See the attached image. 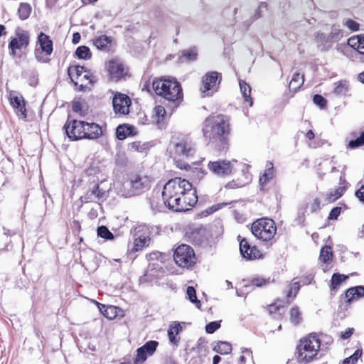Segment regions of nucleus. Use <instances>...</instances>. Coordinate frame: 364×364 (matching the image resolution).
I'll return each instance as SVG.
<instances>
[{
  "instance_id": "nucleus-43",
  "label": "nucleus",
  "mask_w": 364,
  "mask_h": 364,
  "mask_svg": "<svg viewBox=\"0 0 364 364\" xmlns=\"http://www.w3.org/2000/svg\"><path fill=\"white\" fill-rule=\"evenodd\" d=\"M347 279V277L340 274H333L331 278V288L335 289L338 287L341 283Z\"/></svg>"
},
{
  "instance_id": "nucleus-14",
  "label": "nucleus",
  "mask_w": 364,
  "mask_h": 364,
  "mask_svg": "<svg viewBox=\"0 0 364 364\" xmlns=\"http://www.w3.org/2000/svg\"><path fill=\"white\" fill-rule=\"evenodd\" d=\"M112 105L115 113L127 114L129 112L131 100L127 95L119 93L113 97Z\"/></svg>"
},
{
  "instance_id": "nucleus-34",
  "label": "nucleus",
  "mask_w": 364,
  "mask_h": 364,
  "mask_svg": "<svg viewBox=\"0 0 364 364\" xmlns=\"http://www.w3.org/2000/svg\"><path fill=\"white\" fill-rule=\"evenodd\" d=\"M345 190L346 188L342 186L336 188L335 190L331 191L328 193L326 200L329 203L334 202L336 200L343 196Z\"/></svg>"
},
{
  "instance_id": "nucleus-13",
  "label": "nucleus",
  "mask_w": 364,
  "mask_h": 364,
  "mask_svg": "<svg viewBox=\"0 0 364 364\" xmlns=\"http://www.w3.org/2000/svg\"><path fill=\"white\" fill-rule=\"evenodd\" d=\"M15 34L16 37L13 38L9 44L13 55H15L16 50L26 48L29 43V34L27 31L18 28L16 29Z\"/></svg>"
},
{
  "instance_id": "nucleus-37",
  "label": "nucleus",
  "mask_w": 364,
  "mask_h": 364,
  "mask_svg": "<svg viewBox=\"0 0 364 364\" xmlns=\"http://www.w3.org/2000/svg\"><path fill=\"white\" fill-rule=\"evenodd\" d=\"M332 256L331 247L325 246L321 250L319 259L324 263H327L331 260Z\"/></svg>"
},
{
  "instance_id": "nucleus-31",
  "label": "nucleus",
  "mask_w": 364,
  "mask_h": 364,
  "mask_svg": "<svg viewBox=\"0 0 364 364\" xmlns=\"http://www.w3.org/2000/svg\"><path fill=\"white\" fill-rule=\"evenodd\" d=\"M213 350L223 355H226L232 351V346L230 343L220 341L214 346Z\"/></svg>"
},
{
  "instance_id": "nucleus-23",
  "label": "nucleus",
  "mask_w": 364,
  "mask_h": 364,
  "mask_svg": "<svg viewBox=\"0 0 364 364\" xmlns=\"http://www.w3.org/2000/svg\"><path fill=\"white\" fill-rule=\"evenodd\" d=\"M348 45L360 54H364V35L353 36L348 38Z\"/></svg>"
},
{
  "instance_id": "nucleus-1",
  "label": "nucleus",
  "mask_w": 364,
  "mask_h": 364,
  "mask_svg": "<svg viewBox=\"0 0 364 364\" xmlns=\"http://www.w3.org/2000/svg\"><path fill=\"white\" fill-rule=\"evenodd\" d=\"M162 198L166 207L175 212L186 211L198 202L196 190L188 180L176 177L164 186Z\"/></svg>"
},
{
  "instance_id": "nucleus-61",
  "label": "nucleus",
  "mask_w": 364,
  "mask_h": 364,
  "mask_svg": "<svg viewBox=\"0 0 364 364\" xmlns=\"http://www.w3.org/2000/svg\"><path fill=\"white\" fill-rule=\"evenodd\" d=\"M319 205H320V200L318 198H315L314 200V203H312V205H311L312 210L316 211L318 209H319Z\"/></svg>"
},
{
  "instance_id": "nucleus-12",
  "label": "nucleus",
  "mask_w": 364,
  "mask_h": 364,
  "mask_svg": "<svg viewBox=\"0 0 364 364\" xmlns=\"http://www.w3.org/2000/svg\"><path fill=\"white\" fill-rule=\"evenodd\" d=\"M63 129L68 137L72 141L82 139L85 136L84 121L76 119L67 121Z\"/></svg>"
},
{
  "instance_id": "nucleus-51",
  "label": "nucleus",
  "mask_w": 364,
  "mask_h": 364,
  "mask_svg": "<svg viewBox=\"0 0 364 364\" xmlns=\"http://www.w3.org/2000/svg\"><path fill=\"white\" fill-rule=\"evenodd\" d=\"M83 80H87L89 81L90 84H93L95 82L94 77L91 75L89 70H87L85 68V72L81 76V78L79 80L80 82H82Z\"/></svg>"
},
{
  "instance_id": "nucleus-54",
  "label": "nucleus",
  "mask_w": 364,
  "mask_h": 364,
  "mask_svg": "<svg viewBox=\"0 0 364 364\" xmlns=\"http://www.w3.org/2000/svg\"><path fill=\"white\" fill-rule=\"evenodd\" d=\"M341 208L339 207L333 208L329 213L328 219H330V220L337 219V218L338 217V215L341 213Z\"/></svg>"
},
{
  "instance_id": "nucleus-21",
  "label": "nucleus",
  "mask_w": 364,
  "mask_h": 364,
  "mask_svg": "<svg viewBox=\"0 0 364 364\" xmlns=\"http://www.w3.org/2000/svg\"><path fill=\"white\" fill-rule=\"evenodd\" d=\"M97 304L99 306L100 311L103 314V316L109 320L115 318L117 316L119 312L122 311V310L119 307H117L115 306H106L105 304H101L100 303Z\"/></svg>"
},
{
  "instance_id": "nucleus-29",
  "label": "nucleus",
  "mask_w": 364,
  "mask_h": 364,
  "mask_svg": "<svg viewBox=\"0 0 364 364\" xmlns=\"http://www.w3.org/2000/svg\"><path fill=\"white\" fill-rule=\"evenodd\" d=\"M304 77L301 75L299 73H295L289 82V90L296 92L301 86L304 84Z\"/></svg>"
},
{
  "instance_id": "nucleus-16",
  "label": "nucleus",
  "mask_w": 364,
  "mask_h": 364,
  "mask_svg": "<svg viewBox=\"0 0 364 364\" xmlns=\"http://www.w3.org/2000/svg\"><path fill=\"white\" fill-rule=\"evenodd\" d=\"M108 71L111 79L114 81L119 80L126 75L122 63L115 60L109 61Z\"/></svg>"
},
{
  "instance_id": "nucleus-64",
  "label": "nucleus",
  "mask_w": 364,
  "mask_h": 364,
  "mask_svg": "<svg viewBox=\"0 0 364 364\" xmlns=\"http://www.w3.org/2000/svg\"><path fill=\"white\" fill-rule=\"evenodd\" d=\"M306 137L309 139V140H311L314 138V133L312 130H309L307 133L306 134Z\"/></svg>"
},
{
  "instance_id": "nucleus-24",
  "label": "nucleus",
  "mask_w": 364,
  "mask_h": 364,
  "mask_svg": "<svg viewBox=\"0 0 364 364\" xmlns=\"http://www.w3.org/2000/svg\"><path fill=\"white\" fill-rule=\"evenodd\" d=\"M85 72V67L80 65L70 66L68 70V73L71 80L75 85L78 84L79 80Z\"/></svg>"
},
{
  "instance_id": "nucleus-28",
  "label": "nucleus",
  "mask_w": 364,
  "mask_h": 364,
  "mask_svg": "<svg viewBox=\"0 0 364 364\" xmlns=\"http://www.w3.org/2000/svg\"><path fill=\"white\" fill-rule=\"evenodd\" d=\"M198 56V53L196 48H191L187 50H183L181 51V54L179 56V60L183 62H190L194 61L196 60Z\"/></svg>"
},
{
  "instance_id": "nucleus-6",
  "label": "nucleus",
  "mask_w": 364,
  "mask_h": 364,
  "mask_svg": "<svg viewBox=\"0 0 364 364\" xmlns=\"http://www.w3.org/2000/svg\"><path fill=\"white\" fill-rule=\"evenodd\" d=\"M170 150L175 157H189L195 154V144L186 136L173 137L171 141Z\"/></svg>"
},
{
  "instance_id": "nucleus-46",
  "label": "nucleus",
  "mask_w": 364,
  "mask_h": 364,
  "mask_svg": "<svg viewBox=\"0 0 364 364\" xmlns=\"http://www.w3.org/2000/svg\"><path fill=\"white\" fill-rule=\"evenodd\" d=\"M300 289V285L299 282H294L289 287V289L287 292V297H295L296 294L298 293L299 290Z\"/></svg>"
},
{
  "instance_id": "nucleus-47",
  "label": "nucleus",
  "mask_w": 364,
  "mask_h": 364,
  "mask_svg": "<svg viewBox=\"0 0 364 364\" xmlns=\"http://www.w3.org/2000/svg\"><path fill=\"white\" fill-rule=\"evenodd\" d=\"M242 355L240 357L239 363L240 364H245V360L247 358H252V353L249 348H243L242 349Z\"/></svg>"
},
{
  "instance_id": "nucleus-49",
  "label": "nucleus",
  "mask_w": 364,
  "mask_h": 364,
  "mask_svg": "<svg viewBox=\"0 0 364 364\" xmlns=\"http://www.w3.org/2000/svg\"><path fill=\"white\" fill-rule=\"evenodd\" d=\"M220 326V325L219 323L217 321H213L206 325L205 331L208 333H213L218 329Z\"/></svg>"
},
{
  "instance_id": "nucleus-52",
  "label": "nucleus",
  "mask_w": 364,
  "mask_h": 364,
  "mask_svg": "<svg viewBox=\"0 0 364 364\" xmlns=\"http://www.w3.org/2000/svg\"><path fill=\"white\" fill-rule=\"evenodd\" d=\"M346 297L347 299V302L350 303L354 299H357L353 287L348 289L346 291Z\"/></svg>"
},
{
  "instance_id": "nucleus-22",
  "label": "nucleus",
  "mask_w": 364,
  "mask_h": 364,
  "mask_svg": "<svg viewBox=\"0 0 364 364\" xmlns=\"http://www.w3.org/2000/svg\"><path fill=\"white\" fill-rule=\"evenodd\" d=\"M112 38L107 36L106 35H102L92 39L93 45L101 50H108L109 46L112 43Z\"/></svg>"
},
{
  "instance_id": "nucleus-36",
  "label": "nucleus",
  "mask_w": 364,
  "mask_h": 364,
  "mask_svg": "<svg viewBox=\"0 0 364 364\" xmlns=\"http://www.w3.org/2000/svg\"><path fill=\"white\" fill-rule=\"evenodd\" d=\"M290 320L294 325H298L301 322V313L297 306H294L290 310Z\"/></svg>"
},
{
  "instance_id": "nucleus-55",
  "label": "nucleus",
  "mask_w": 364,
  "mask_h": 364,
  "mask_svg": "<svg viewBox=\"0 0 364 364\" xmlns=\"http://www.w3.org/2000/svg\"><path fill=\"white\" fill-rule=\"evenodd\" d=\"M154 113L159 117V119L160 117L163 118L166 114L165 108L163 106L158 105L154 108Z\"/></svg>"
},
{
  "instance_id": "nucleus-11",
  "label": "nucleus",
  "mask_w": 364,
  "mask_h": 364,
  "mask_svg": "<svg viewBox=\"0 0 364 364\" xmlns=\"http://www.w3.org/2000/svg\"><path fill=\"white\" fill-rule=\"evenodd\" d=\"M235 163L237 161L235 160H217L210 161L208 168L214 175L225 177L232 173Z\"/></svg>"
},
{
  "instance_id": "nucleus-45",
  "label": "nucleus",
  "mask_w": 364,
  "mask_h": 364,
  "mask_svg": "<svg viewBox=\"0 0 364 364\" xmlns=\"http://www.w3.org/2000/svg\"><path fill=\"white\" fill-rule=\"evenodd\" d=\"M147 353L141 348V347L139 348L136 350V355L134 359V363H143L146 360Z\"/></svg>"
},
{
  "instance_id": "nucleus-9",
  "label": "nucleus",
  "mask_w": 364,
  "mask_h": 364,
  "mask_svg": "<svg viewBox=\"0 0 364 364\" xmlns=\"http://www.w3.org/2000/svg\"><path fill=\"white\" fill-rule=\"evenodd\" d=\"M221 74L216 71L207 73L202 77L200 91L203 97L211 96L219 88Z\"/></svg>"
},
{
  "instance_id": "nucleus-30",
  "label": "nucleus",
  "mask_w": 364,
  "mask_h": 364,
  "mask_svg": "<svg viewBox=\"0 0 364 364\" xmlns=\"http://www.w3.org/2000/svg\"><path fill=\"white\" fill-rule=\"evenodd\" d=\"M31 6L28 3H21L18 9V16L21 20L28 18L31 13Z\"/></svg>"
},
{
  "instance_id": "nucleus-58",
  "label": "nucleus",
  "mask_w": 364,
  "mask_h": 364,
  "mask_svg": "<svg viewBox=\"0 0 364 364\" xmlns=\"http://www.w3.org/2000/svg\"><path fill=\"white\" fill-rule=\"evenodd\" d=\"M355 196L360 201L364 203V186H362L360 188L355 192Z\"/></svg>"
},
{
  "instance_id": "nucleus-10",
  "label": "nucleus",
  "mask_w": 364,
  "mask_h": 364,
  "mask_svg": "<svg viewBox=\"0 0 364 364\" xmlns=\"http://www.w3.org/2000/svg\"><path fill=\"white\" fill-rule=\"evenodd\" d=\"M343 36V31L340 29L338 26L333 25L329 33H318L316 38L321 50L326 51L332 47L334 43L340 41Z\"/></svg>"
},
{
  "instance_id": "nucleus-63",
  "label": "nucleus",
  "mask_w": 364,
  "mask_h": 364,
  "mask_svg": "<svg viewBox=\"0 0 364 364\" xmlns=\"http://www.w3.org/2000/svg\"><path fill=\"white\" fill-rule=\"evenodd\" d=\"M270 178H269L267 176L263 174L259 177V183L260 184H265Z\"/></svg>"
},
{
  "instance_id": "nucleus-39",
  "label": "nucleus",
  "mask_w": 364,
  "mask_h": 364,
  "mask_svg": "<svg viewBox=\"0 0 364 364\" xmlns=\"http://www.w3.org/2000/svg\"><path fill=\"white\" fill-rule=\"evenodd\" d=\"M273 282H274V280L271 279L269 277L263 278V277H256L251 279L252 285L255 286L257 287H264V286L267 285Z\"/></svg>"
},
{
  "instance_id": "nucleus-27",
  "label": "nucleus",
  "mask_w": 364,
  "mask_h": 364,
  "mask_svg": "<svg viewBox=\"0 0 364 364\" xmlns=\"http://www.w3.org/2000/svg\"><path fill=\"white\" fill-rule=\"evenodd\" d=\"M150 238L147 235H139L134 239L132 250L137 252L141 250L144 247L149 246Z\"/></svg>"
},
{
  "instance_id": "nucleus-38",
  "label": "nucleus",
  "mask_w": 364,
  "mask_h": 364,
  "mask_svg": "<svg viewBox=\"0 0 364 364\" xmlns=\"http://www.w3.org/2000/svg\"><path fill=\"white\" fill-rule=\"evenodd\" d=\"M186 294L188 299L198 309H200L201 303L200 301L197 299L196 292L193 287H188L186 289Z\"/></svg>"
},
{
  "instance_id": "nucleus-41",
  "label": "nucleus",
  "mask_w": 364,
  "mask_h": 364,
  "mask_svg": "<svg viewBox=\"0 0 364 364\" xmlns=\"http://www.w3.org/2000/svg\"><path fill=\"white\" fill-rule=\"evenodd\" d=\"M364 145V131L355 139L350 140L348 142V147L350 149H355Z\"/></svg>"
},
{
  "instance_id": "nucleus-32",
  "label": "nucleus",
  "mask_w": 364,
  "mask_h": 364,
  "mask_svg": "<svg viewBox=\"0 0 364 364\" xmlns=\"http://www.w3.org/2000/svg\"><path fill=\"white\" fill-rule=\"evenodd\" d=\"M240 90L243 95V97L245 100L249 102V105L252 106L253 104V101L252 98L250 97V93H251V87L249 85H247L245 81L240 80Z\"/></svg>"
},
{
  "instance_id": "nucleus-26",
  "label": "nucleus",
  "mask_w": 364,
  "mask_h": 364,
  "mask_svg": "<svg viewBox=\"0 0 364 364\" xmlns=\"http://www.w3.org/2000/svg\"><path fill=\"white\" fill-rule=\"evenodd\" d=\"M134 127L126 124L119 125L116 130V135L119 140H124L129 136L134 135Z\"/></svg>"
},
{
  "instance_id": "nucleus-15",
  "label": "nucleus",
  "mask_w": 364,
  "mask_h": 364,
  "mask_svg": "<svg viewBox=\"0 0 364 364\" xmlns=\"http://www.w3.org/2000/svg\"><path fill=\"white\" fill-rule=\"evenodd\" d=\"M240 251L246 259L252 260L260 257V252L255 246H251L245 238L240 241Z\"/></svg>"
},
{
  "instance_id": "nucleus-7",
  "label": "nucleus",
  "mask_w": 364,
  "mask_h": 364,
  "mask_svg": "<svg viewBox=\"0 0 364 364\" xmlns=\"http://www.w3.org/2000/svg\"><path fill=\"white\" fill-rule=\"evenodd\" d=\"M151 180L145 175L135 174L130 177L129 180L124 184L125 189H128L125 193L126 197L139 195L151 187Z\"/></svg>"
},
{
  "instance_id": "nucleus-33",
  "label": "nucleus",
  "mask_w": 364,
  "mask_h": 364,
  "mask_svg": "<svg viewBox=\"0 0 364 364\" xmlns=\"http://www.w3.org/2000/svg\"><path fill=\"white\" fill-rule=\"evenodd\" d=\"M75 55L80 59L89 60L92 57L90 49L85 46H79L75 50Z\"/></svg>"
},
{
  "instance_id": "nucleus-59",
  "label": "nucleus",
  "mask_w": 364,
  "mask_h": 364,
  "mask_svg": "<svg viewBox=\"0 0 364 364\" xmlns=\"http://www.w3.org/2000/svg\"><path fill=\"white\" fill-rule=\"evenodd\" d=\"M73 110L75 112H78L81 110V103L79 101H75L73 103Z\"/></svg>"
},
{
  "instance_id": "nucleus-48",
  "label": "nucleus",
  "mask_w": 364,
  "mask_h": 364,
  "mask_svg": "<svg viewBox=\"0 0 364 364\" xmlns=\"http://www.w3.org/2000/svg\"><path fill=\"white\" fill-rule=\"evenodd\" d=\"M313 101L314 104H316L321 108H323L326 105V100L320 95H315L314 96Z\"/></svg>"
},
{
  "instance_id": "nucleus-17",
  "label": "nucleus",
  "mask_w": 364,
  "mask_h": 364,
  "mask_svg": "<svg viewBox=\"0 0 364 364\" xmlns=\"http://www.w3.org/2000/svg\"><path fill=\"white\" fill-rule=\"evenodd\" d=\"M84 132L85 134L84 139L90 140L97 139L103 134L102 128L96 123L84 122Z\"/></svg>"
},
{
  "instance_id": "nucleus-62",
  "label": "nucleus",
  "mask_w": 364,
  "mask_h": 364,
  "mask_svg": "<svg viewBox=\"0 0 364 364\" xmlns=\"http://www.w3.org/2000/svg\"><path fill=\"white\" fill-rule=\"evenodd\" d=\"M242 186H243V184L238 185L235 181H231L226 185V187L228 188H236Z\"/></svg>"
},
{
  "instance_id": "nucleus-56",
  "label": "nucleus",
  "mask_w": 364,
  "mask_h": 364,
  "mask_svg": "<svg viewBox=\"0 0 364 364\" xmlns=\"http://www.w3.org/2000/svg\"><path fill=\"white\" fill-rule=\"evenodd\" d=\"M353 331H354L353 328H348L346 329L345 331H342L341 333L340 338L343 340L348 339L352 336V334L353 333Z\"/></svg>"
},
{
  "instance_id": "nucleus-5",
  "label": "nucleus",
  "mask_w": 364,
  "mask_h": 364,
  "mask_svg": "<svg viewBox=\"0 0 364 364\" xmlns=\"http://www.w3.org/2000/svg\"><path fill=\"white\" fill-rule=\"evenodd\" d=\"M251 231L257 239L262 241H269L275 235L277 227L273 220L263 218L252 223Z\"/></svg>"
},
{
  "instance_id": "nucleus-50",
  "label": "nucleus",
  "mask_w": 364,
  "mask_h": 364,
  "mask_svg": "<svg viewBox=\"0 0 364 364\" xmlns=\"http://www.w3.org/2000/svg\"><path fill=\"white\" fill-rule=\"evenodd\" d=\"M343 24L352 31L359 29V24L352 19H348Z\"/></svg>"
},
{
  "instance_id": "nucleus-8",
  "label": "nucleus",
  "mask_w": 364,
  "mask_h": 364,
  "mask_svg": "<svg viewBox=\"0 0 364 364\" xmlns=\"http://www.w3.org/2000/svg\"><path fill=\"white\" fill-rule=\"evenodd\" d=\"M173 258L176 263L181 267H191L196 261L195 252L188 245H181L175 250Z\"/></svg>"
},
{
  "instance_id": "nucleus-19",
  "label": "nucleus",
  "mask_w": 364,
  "mask_h": 364,
  "mask_svg": "<svg viewBox=\"0 0 364 364\" xmlns=\"http://www.w3.org/2000/svg\"><path fill=\"white\" fill-rule=\"evenodd\" d=\"M107 197V193L105 190L100 188L99 185H95L93 188L89 190L85 196V199L87 201H97L105 200Z\"/></svg>"
},
{
  "instance_id": "nucleus-57",
  "label": "nucleus",
  "mask_w": 364,
  "mask_h": 364,
  "mask_svg": "<svg viewBox=\"0 0 364 364\" xmlns=\"http://www.w3.org/2000/svg\"><path fill=\"white\" fill-rule=\"evenodd\" d=\"M357 299L364 297V287L357 286L353 287Z\"/></svg>"
},
{
  "instance_id": "nucleus-53",
  "label": "nucleus",
  "mask_w": 364,
  "mask_h": 364,
  "mask_svg": "<svg viewBox=\"0 0 364 364\" xmlns=\"http://www.w3.org/2000/svg\"><path fill=\"white\" fill-rule=\"evenodd\" d=\"M267 176L269 178H272L273 176V164L272 162H267L266 165V169L263 173Z\"/></svg>"
},
{
  "instance_id": "nucleus-4",
  "label": "nucleus",
  "mask_w": 364,
  "mask_h": 364,
  "mask_svg": "<svg viewBox=\"0 0 364 364\" xmlns=\"http://www.w3.org/2000/svg\"><path fill=\"white\" fill-rule=\"evenodd\" d=\"M321 347V340L315 333L301 338L296 347V359L301 364L311 362L317 355Z\"/></svg>"
},
{
  "instance_id": "nucleus-25",
  "label": "nucleus",
  "mask_w": 364,
  "mask_h": 364,
  "mask_svg": "<svg viewBox=\"0 0 364 364\" xmlns=\"http://www.w3.org/2000/svg\"><path fill=\"white\" fill-rule=\"evenodd\" d=\"M182 331V327L178 323H174L169 326L168 330V336L170 342L172 344L178 345L179 342V338H176V335H178Z\"/></svg>"
},
{
  "instance_id": "nucleus-40",
  "label": "nucleus",
  "mask_w": 364,
  "mask_h": 364,
  "mask_svg": "<svg viewBox=\"0 0 364 364\" xmlns=\"http://www.w3.org/2000/svg\"><path fill=\"white\" fill-rule=\"evenodd\" d=\"M97 235L102 238L112 240L114 238V235L109 230V229L104 225L100 226L97 230Z\"/></svg>"
},
{
  "instance_id": "nucleus-3",
  "label": "nucleus",
  "mask_w": 364,
  "mask_h": 364,
  "mask_svg": "<svg viewBox=\"0 0 364 364\" xmlns=\"http://www.w3.org/2000/svg\"><path fill=\"white\" fill-rule=\"evenodd\" d=\"M152 87L155 93L164 100L173 103L179 102L183 97L180 83L174 78H160L154 80Z\"/></svg>"
},
{
  "instance_id": "nucleus-20",
  "label": "nucleus",
  "mask_w": 364,
  "mask_h": 364,
  "mask_svg": "<svg viewBox=\"0 0 364 364\" xmlns=\"http://www.w3.org/2000/svg\"><path fill=\"white\" fill-rule=\"evenodd\" d=\"M38 42L42 52L46 55H50L53 52V42L49 36L43 33H41L38 37Z\"/></svg>"
},
{
  "instance_id": "nucleus-35",
  "label": "nucleus",
  "mask_w": 364,
  "mask_h": 364,
  "mask_svg": "<svg viewBox=\"0 0 364 364\" xmlns=\"http://www.w3.org/2000/svg\"><path fill=\"white\" fill-rule=\"evenodd\" d=\"M334 86V92L337 95H345L348 90V84L346 81L336 82Z\"/></svg>"
},
{
  "instance_id": "nucleus-18",
  "label": "nucleus",
  "mask_w": 364,
  "mask_h": 364,
  "mask_svg": "<svg viewBox=\"0 0 364 364\" xmlns=\"http://www.w3.org/2000/svg\"><path fill=\"white\" fill-rule=\"evenodd\" d=\"M10 102L16 114L23 119L26 118V109L23 97L11 92L10 94Z\"/></svg>"
},
{
  "instance_id": "nucleus-42",
  "label": "nucleus",
  "mask_w": 364,
  "mask_h": 364,
  "mask_svg": "<svg viewBox=\"0 0 364 364\" xmlns=\"http://www.w3.org/2000/svg\"><path fill=\"white\" fill-rule=\"evenodd\" d=\"M158 346V342L155 341H150L146 342L141 348L147 353V355H152L156 350Z\"/></svg>"
},
{
  "instance_id": "nucleus-2",
  "label": "nucleus",
  "mask_w": 364,
  "mask_h": 364,
  "mask_svg": "<svg viewBox=\"0 0 364 364\" xmlns=\"http://www.w3.org/2000/svg\"><path fill=\"white\" fill-rule=\"evenodd\" d=\"M203 136L212 141H223L230 132L228 117L223 114L210 115L203 124Z\"/></svg>"
},
{
  "instance_id": "nucleus-44",
  "label": "nucleus",
  "mask_w": 364,
  "mask_h": 364,
  "mask_svg": "<svg viewBox=\"0 0 364 364\" xmlns=\"http://www.w3.org/2000/svg\"><path fill=\"white\" fill-rule=\"evenodd\" d=\"M362 355V350L360 349H358L355 351V353L350 355L348 358H346L344 360L343 364H355L359 358H360Z\"/></svg>"
},
{
  "instance_id": "nucleus-60",
  "label": "nucleus",
  "mask_w": 364,
  "mask_h": 364,
  "mask_svg": "<svg viewBox=\"0 0 364 364\" xmlns=\"http://www.w3.org/2000/svg\"><path fill=\"white\" fill-rule=\"evenodd\" d=\"M80 34L78 32L74 33L73 35L72 42L73 44H77L80 40Z\"/></svg>"
}]
</instances>
